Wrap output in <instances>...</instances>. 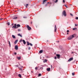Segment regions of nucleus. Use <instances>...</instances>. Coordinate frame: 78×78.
<instances>
[{"instance_id":"nucleus-7","label":"nucleus","mask_w":78,"mask_h":78,"mask_svg":"<svg viewBox=\"0 0 78 78\" xmlns=\"http://www.w3.org/2000/svg\"><path fill=\"white\" fill-rule=\"evenodd\" d=\"M15 50H18V46L17 45H16L15 46Z\"/></svg>"},{"instance_id":"nucleus-17","label":"nucleus","mask_w":78,"mask_h":78,"mask_svg":"<svg viewBox=\"0 0 78 78\" xmlns=\"http://www.w3.org/2000/svg\"><path fill=\"white\" fill-rule=\"evenodd\" d=\"M17 42H18V40H16L15 41V44H16V43H17Z\"/></svg>"},{"instance_id":"nucleus-56","label":"nucleus","mask_w":78,"mask_h":78,"mask_svg":"<svg viewBox=\"0 0 78 78\" xmlns=\"http://www.w3.org/2000/svg\"><path fill=\"white\" fill-rule=\"evenodd\" d=\"M22 68H23V66H22Z\"/></svg>"},{"instance_id":"nucleus-23","label":"nucleus","mask_w":78,"mask_h":78,"mask_svg":"<svg viewBox=\"0 0 78 78\" xmlns=\"http://www.w3.org/2000/svg\"><path fill=\"white\" fill-rule=\"evenodd\" d=\"M76 29H77L75 27V28H73V30H76Z\"/></svg>"},{"instance_id":"nucleus-40","label":"nucleus","mask_w":78,"mask_h":78,"mask_svg":"<svg viewBox=\"0 0 78 78\" xmlns=\"http://www.w3.org/2000/svg\"><path fill=\"white\" fill-rule=\"evenodd\" d=\"M63 3H65V1L64 0H63Z\"/></svg>"},{"instance_id":"nucleus-9","label":"nucleus","mask_w":78,"mask_h":78,"mask_svg":"<svg viewBox=\"0 0 78 78\" xmlns=\"http://www.w3.org/2000/svg\"><path fill=\"white\" fill-rule=\"evenodd\" d=\"M23 42L24 45H25V44H26V42H25V41L24 40H23Z\"/></svg>"},{"instance_id":"nucleus-12","label":"nucleus","mask_w":78,"mask_h":78,"mask_svg":"<svg viewBox=\"0 0 78 78\" xmlns=\"http://www.w3.org/2000/svg\"><path fill=\"white\" fill-rule=\"evenodd\" d=\"M18 36H20V37H22V35H20V34H18Z\"/></svg>"},{"instance_id":"nucleus-30","label":"nucleus","mask_w":78,"mask_h":78,"mask_svg":"<svg viewBox=\"0 0 78 78\" xmlns=\"http://www.w3.org/2000/svg\"><path fill=\"white\" fill-rule=\"evenodd\" d=\"M22 42V39H21L20 41V42Z\"/></svg>"},{"instance_id":"nucleus-18","label":"nucleus","mask_w":78,"mask_h":78,"mask_svg":"<svg viewBox=\"0 0 78 78\" xmlns=\"http://www.w3.org/2000/svg\"><path fill=\"white\" fill-rule=\"evenodd\" d=\"M17 19V17H14L13 18V19Z\"/></svg>"},{"instance_id":"nucleus-8","label":"nucleus","mask_w":78,"mask_h":78,"mask_svg":"<svg viewBox=\"0 0 78 78\" xmlns=\"http://www.w3.org/2000/svg\"><path fill=\"white\" fill-rule=\"evenodd\" d=\"M57 29V28H56V25H55V32H56V30Z\"/></svg>"},{"instance_id":"nucleus-36","label":"nucleus","mask_w":78,"mask_h":78,"mask_svg":"<svg viewBox=\"0 0 78 78\" xmlns=\"http://www.w3.org/2000/svg\"><path fill=\"white\" fill-rule=\"evenodd\" d=\"M55 59H57V57L56 56H55Z\"/></svg>"},{"instance_id":"nucleus-15","label":"nucleus","mask_w":78,"mask_h":78,"mask_svg":"<svg viewBox=\"0 0 78 78\" xmlns=\"http://www.w3.org/2000/svg\"><path fill=\"white\" fill-rule=\"evenodd\" d=\"M12 36L13 38V39H15V38H16V37L15 36L12 35Z\"/></svg>"},{"instance_id":"nucleus-38","label":"nucleus","mask_w":78,"mask_h":78,"mask_svg":"<svg viewBox=\"0 0 78 78\" xmlns=\"http://www.w3.org/2000/svg\"><path fill=\"white\" fill-rule=\"evenodd\" d=\"M75 26L76 27H77V26H78V24H75Z\"/></svg>"},{"instance_id":"nucleus-26","label":"nucleus","mask_w":78,"mask_h":78,"mask_svg":"<svg viewBox=\"0 0 78 78\" xmlns=\"http://www.w3.org/2000/svg\"><path fill=\"white\" fill-rule=\"evenodd\" d=\"M28 6V4H27L26 5V8H27V7Z\"/></svg>"},{"instance_id":"nucleus-5","label":"nucleus","mask_w":78,"mask_h":78,"mask_svg":"<svg viewBox=\"0 0 78 78\" xmlns=\"http://www.w3.org/2000/svg\"><path fill=\"white\" fill-rule=\"evenodd\" d=\"M73 60V57H72L71 58H70L68 60L69 62H70V61H72V60Z\"/></svg>"},{"instance_id":"nucleus-43","label":"nucleus","mask_w":78,"mask_h":78,"mask_svg":"<svg viewBox=\"0 0 78 78\" xmlns=\"http://www.w3.org/2000/svg\"><path fill=\"white\" fill-rule=\"evenodd\" d=\"M51 69H52V65H51Z\"/></svg>"},{"instance_id":"nucleus-24","label":"nucleus","mask_w":78,"mask_h":78,"mask_svg":"<svg viewBox=\"0 0 78 78\" xmlns=\"http://www.w3.org/2000/svg\"><path fill=\"white\" fill-rule=\"evenodd\" d=\"M42 75L41 74H38V76H41Z\"/></svg>"},{"instance_id":"nucleus-41","label":"nucleus","mask_w":78,"mask_h":78,"mask_svg":"<svg viewBox=\"0 0 78 78\" xmlns=\"http://www.w3.org/2000/svg\"><path fill=\"white\" fill-rule=\"evenodd\" d=\"M69 30H67V33H69Z\"/></svg>"},{"instance_id":"nucleus-19","label":"nucleus","mask_w":78,"mask_h":78,"mask_svg":"<svg viewBox=\"0 0 78 78\" xmlns=\"http://www.w3.org/2000/svg\"><path fill=\"white\" fill-rule=\"evenodd\" d=\"M19 76L20 77V78H22V75H20V74H19Z\"/></svg>"},{"instance_id":"nucleus-37","label":"nucleus","mask_w":78,"mask_h":78,"mask_svg":"<svg viewBox=\"0 0 78 78\" xmlns=\"http://www.w3.org/2000/svg\"><path fill=\"white\" fill-rule=\"evenodd\" d=\"M37 69H38V68L37 67H36L35 68V70H37Z\"/></svg>"},{"instance_id":"nucleus-31","label":"nucleus","mask_w":78,"mask_h":78,"mask_svg":"<svg viewBox=\"0 0 78 78\" xmlns=\"http://www.w3.org/2000/svg\"><path fill=\"white\" fill-rule=\"evenodd\" d=\"M76 20H78V17H76Z\"/></svg>"},{"instance_id":"nucleus-3","label":"nucleus","mask_w":78,"mask_h":78,"mask_svg":"<svg viewBox=\"0 0 78 78\" xmlns=\"http://www.w3.org/2000/svg\"><path fill=\"white\" fill-rule=\"evenodd\" d=\"M27 28L28 30H29V31H30V30H31V27H30V26L28 25H27Z\"/></svg>"},{"instance_id":"nucleus-10","label":"nucleus","mask_w":78,"mask_h":78,"mask_svg":"<svg viewBox=\"0 0 78 78\" xmlns=\"http://www.w3.org/2000/svg\"><path fill=\"white\" fill-rule=\"evenodd\" d=\"M50 70H51V69L50 68L47 69V71H48V72H50Z\"/></svg>"},{"instance_id":"nucleus-22","label":"nucleus","mask_w":78,"mask_h":78,"mask_svg":"<svg viewBox=\"0 0 78 78\" xmlns=\"http://www.w3.org/2000/svg\"><path fill=\"white\" fill-rule=\"evenodd\" d=\"M47 0H44L43 4H44V3H45V2L46 1H47Z\"/></svg>"},{"instance_id":"nucleus-45","label":"nucleus","mask_w":78,"mask_h":78,"mask_svg":"<svg viewBox=\"0 0 78 78\" xmlns=\"http://www.w3.org/2000/svg\"><path fill=\"white\" fill-rule=\"evenodd\" d=\"M49 3H50V2H48L47 3V4H49Z\"/></svg>"},{"instance_id":"nucleus-13","label":"nucleus","mask_w":78,"mask_h":78,"mask_svg":"<svg viewBox=\"0 0 78 78\" xmlns=\"http://www.w3.org/2000/svg\"><path fill=\"white\" fill-rule=\"evenodd\" d=\"M43 52V50H41L39 51L40 53H42Z\"/></svg>"},{"instance_id":"nucleus-20","label":"nucleus","mask_w":78,"mask_h":78,"mask_svg":"<svg viewBox=\"0 0 78 78\" xmlns=\"http://www.w3.org/2000/svg\"><path fill=\"white\" fill-rule=\"evenodd\" d=\"M17 27H20V24H17Z\"/></svg>"},{"instance_id":"nucleus-47","label":"nucleus","mask_w":78,"mask_h":78,"mask_svg":"<svg viewBox=\"0 0 78 78\" xmlns=\"http://www.w3.org/2000/svg\"><path fill=\"white\" fill-rule=\"evenodd\" d=\"M16 67H18L19 66V65H17L16 66Z\"/></svg>"},{"instance_id":"nucleus-52","label":"nucleus","mask_w":78,"mask_h":78,"mask_svg":"<svg viewBox=\"0 0 78 78\" xmlns=\"http://www.w3.org/2000/svg\"><path fill=\"white\" fill-rule=\"evenodd\" d=\"M32 23V22H31V24Z\"/></svg>"},{"instance_id":"nucleus-55","label":"nucleus","mask_w":78,"mask_h":78,"mask_svg":"<svg viewBox=\"0 0 78 78\" xmlns=\"http://www.w3.org/2000/svg\"><path fill=\"white\" fill-rule=\"evenodd\" d=\"M72 53H73V52H72Z\"/></svg>"},{"instance_id":"nucleus-2","label":"nucleus","mask_w":78,"mask_h":78,"mask_svg":"<svg viewBox=\"0 0 78 78\" xmlns=\"http://www.w3.org/2000/svg\"><path fill=\"white\" fill-rule=\"evenodd\" d=\"M62 15H63L65 16V17H66L67 16V14H66V11L64 10L62 13Z\"/></svg>"},{"instance_id":"nucleus-51","label":"nucleus","mask_w":78,"mask_h":78,"mask_svg":"<svg viewBox=\"0 0 78 78\" xmlns=\"http://www.w3.org/2000/svg\"><path fill=\"white\" fill-rule=\"evenodd\" d=\"M31 72H32V73H33V72L31 71Z\"/></svg>"},{"instance_id":"nucleus-42","label":"nucleus","mask_w":78,"mask_h":78,"mask_svg":"<svg viewBox=\"0 0 78 78\" xmlns=\"http://www.w3.org/2000/svg\"><path fill=\"white\" fill-rule=\"evenodd\" d=\"M18 31H20V29H18Z\"/></svg>"},{"instance_id":"nucleus-32","label":"nucleus","mask_w":78,"mask_h":78,"mask_svg":"<svg viewBox=\"0 0 78 78\" xmlns=\"http://www.w3.org/2000/svg\"><path fill=\"white\" fill-rule=\"evenodd\" d=\"M23 17L24 19H27V17L26 16H24V17Z\"/></svg>"},{"instance_id":"nucleus-39","label":"nucleus","mask_w":78,"mask_h":78,"mask_svg":"<svg viewBox=\"0 0 78 78\" xmlns=\"http://www.w3.org/2000/svg\"><path fill=\"white\" fill-rule=\"evenodd\" d=\"M19 69L20 70H22V68H20Z\"/></svg>"},{"instance_id":"nucleus-54","label":"nucleus","mask_w":78,"mask_h":78,"mask_svg":"<svg viewBox=\"0 0 78 78\" xmlns=\"http://www.w3.org/2000/svg\"><path fill=\"white\" fill-rule=\"evenodd\" d=\"M47 42H48V41L47 40Z\"/></svg>"},{"instance_id":"nucleus-6","label":"nucleus","mask_w":78,"mask_h":78,"mask_svg":"<svg viewBox=\"0 0 78 78\" xmlns=\"http://www.w3.org/2000/svg\"><path fill=\"white\" fill-rule=\"evenodd\" d=\"M56 56L57 57V58L58 59H59V58H60V55H59V54H56Z\"/></svg>"},{"instance_id":"nucleus-57","label":"nucleus","mask_w":78,"mask_h":78,"mask_svg":"<svg viewBox=\"0 0 78 78\" xmlns=\"http://www.w3.org/2000/svg\"><path fill=\"white\" fill-rule=\"evenodd\" d=\"M45 78L44 77H43V78Z\"/></svg>"},{"instance_id":"nucleus-21","label":"nucleus","mask_w":78,"mask_h":78,"mask_svg":"<svg viewBox=\"0 0 78 78\" xmlns=\"http://www.w3.org/2000/svg\"><path fill=\"white\" fill-rule=\"evenodd\" d=\"M9 45L10 47H11V43H10V42L9 41Z\"/></svg>"},{"instance_id":"nucleus-1","label":"nucleus","mask_w":78,"mask_h":78,"mask_svg":"<svg viewBox=\"0 0 78 78\" xmlns=\"http://www.w3.org/2000/svg\"><path fill=\"white\" fill-rule=\"evenodd\" d=\"M73 37H74V35H73L72 36L69 37L68 38V40H71L72 39H73Z\"/></svg>"},{"instance_id":"nucleus-34","label":"nucleus","mask_w":78,"mask_h":78,"mask_svg":"<svg viewBox=\"0 0 78 78\" xmlns=\"http://www.w3.org/2000/svg\"><path fill=\"white\" fill-rule=\"evenodd\" d=\"M58 0H56L55 3H57L58 2Z\"/></svg>"},{"instance_id":"nucleus-53","label":"nucleus","mask_w":78,"mask_h":78,"mask_svg":"<svg viewBox=\"0 0 78 78\" xmlns=\"http://www.w3.org/2000/svg\"><path fill=\"white\" fill-rule=\"evenodd\" d=\"M67 34H69V33H67Z\"/></svg>"},{"instance_id":"nucleus-11","label":"nucleus","mask_w":78,"mask_h":78,"mask_svg":"<svg viewBox=\"0 0 78 78\" xmlns=\"http://www.w3.org/2000/svg\"><path fill=\"white\" fill-rule=\"evenodd\" d=\"M17 58H18V59L19 60H20V59H21V56H20V57H17Z\"/></svg>"},{"instance_id":"nucleus-14","label":"nucleus","mask_w":78,"mask_h":78,"mask_svg":"<svg viewBox=\"0 0 78 78\" xmlns=\"http://www.w3.org/2000/svg\"><path fill=\"white\" fill-rule=\"evenodd\" d=\"M47 62V59H45L43 61L44 62Z\"/></svg>"},{"instance_id":"nucleus-44","label":"nucleus","mask_w":78,"mask_h":78,"mask_svg":"<svg viewBox=\"0 0 78 78\" xmlns=\"http://www.w3.org/2000/svg\"><path fill=\"white\" fill-rule=\"evenodd\" d=\"M48 6V5L46 4V5H45V6Z\"/></svg>"},{"instance_id":"nucleus-50","label":"nucleus","mask_w":78,"mask_h":78,"mask_svg":"<svg viewBox=\"0 0 78 78\" xmlns=\"http://www.w3.org/2000/svg\"><path fill=\"white\" fill-rule=\"evenodd\" d=\"M2 20V19H0V20Z\"/></svg>"},{"instance_id":"nucleus-27","label":"nucleus","mask_w":78,"mask_h":78,"mask_svg":"<svg viewBox=\"0 0 78 78\" xmlns=\"http://www.w3.org/2000/svg\"><path fill=\"white\" fill-rule=\"evenodd\" d=\"M70 16H72V17H73V14H72L71 13H70Z\"/></svg>"},{"instance_id":"nucleus-25","label":"nucleus","mask_w":78,"mask_h":78,"mask_svg":"<svg viewBox=\"0 0 78 78\" xmlns=\"http://www.w3.org/2000/svg\"><path fill=\"white\" fill-rule=\"evenodd\" d=\"M7 24L8 25H10V23H9V22H8L7 23Z\"/></svg>"},{"instance_id":"nucleus-16","label":"nucleus","mask_w":78,"mask_h":78,"mask_svg":"<svg viewBox=\"0 0 78 78\" xmlns=\"http://www.w3.org/2000/svg\"><path fill=\"white\" fill-rule=\"evenodd\" d=\"M27 45H30V43L28 41H27Z\"/></svg>"},{"instance_id":"nucleus-29","label":"nucleus","mask_w":78,"mask_h":78,"mask_svg":"<svg viewBox=\"0 0 78 78\" xmlns=\"http://www.w3.org/2000/svg\"><path fill=\"white\" fill-rule=\"evenodd\" d=\"M72 74L73 76H74V75H75V73H72Z\"/></svg>"},{"instance_id":"nucleus-49","label":"nucleus","mask_w":78,"mask_h":78,"mask_svg":"<svg viewBox=\"0 0 78 78\" xmlns=\"http://www.w3.org/2000/svg\"><path fill=\"white\" fill-rule=\"evenodd\" d=\"M40 69H43V68H42V67H41V68H40Z\"/></svg>"},{"instance_id":"nucleus-46","label":"nucleus","mask_w":78,"mask_h":78,"mask_svg":"<svg viewBox=\"0 0 78 78\" xmlns=\"http://www.w3.org/2000/svg\"><path fill=\"white\" fill-rule=\"evenodd\" d=\"M14 25V24H12V26H13V25Z\"/></svg>"},{"instance_id":"nucleus-28","label":"nucleus","mask_w":78,"mask_h":78,"mask_svg":"<svg viewBox=\"0 0 78 78\" xmlns=\"http://www.w3.org/2000/svg\"><path fill=\"white\" fill-rule=\"evenodd\" d=\"M29 44L30 45V46H33V44H32L31 43H30Z\"/></svg>"},{"instance_id":"nucleus-48","label":"nucleus","mask_w":78,"mask_h":78,"mask_svg":"<svg viewBox=\"0 0 78 78\" xmlns=\"http://www.w3.org/2000/svg\"><path fill=\"white\" fill-rule=\"evenodd\" d=\"M65 6H66V8H67V6H66V5H65Z\"/></svg>"},{"instance_id":"nucleus-58","label":"nucleus","mask_w":78,"mask_h":78,"mask_svg":"<svg viewBox=\"0 0 78 78\" xmlns=\"http://www.w3.org/2000/svg\"><path fill=\"white\" fill-rule=\"evenodd\" d=\"M53 1V0H52Z\"/></svg>"},{"instance_id":"nucleus-4","label":"nucleus","mask_w":78,"mask_h":78,"mask_svg":"<svg viewBox=\"0 0 78 78\" xmlns=\"http://www.w3.org/2000/svg\"><path fill=\"white\" fill-rule=\"evenodd\" d=\"M16 26H17V25L15 23L14 24V26H12V28H14L15 29H16V28H17L18 27H16Z\"/></svg>"},{"instance_id":"nucleus-33","label":"nucleus","mask_w":78,"mask_h":78,"mask_svg":"<svg viewBox=\"0 0 78 78\" xmlns=\"http://www.w3.org/2000/svg\"><path fill=\"white\" fill-rule=\"evenodd\" d=\"M28 49L29 50H30V49H31V48L30 47H29Z\"/></svg>"},{"instance_id":"nucleus-35","label":"nucleus","mask_w":78,"mask_h":78,"mask_svg":"<svg viewBox=\"0 0 78 78\" xmlns=\"http://www.w3.org/2000/svg\"><path fill=\"white\" fill-rule=\"evenodd\" d=\"M14 54L15 55H17V53L15 52Z\"/></svg>"}]
</instances>
